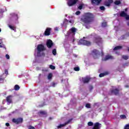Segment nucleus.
I'll list each match as a JSON object with an SVG mask.
<instances>
[{"label": "nucleus", "instance_id": "obj_39", "mask_svg": "<svg viewBox=\"0 0 129 129\" xmlns=\"http://www.w3.org/2000/svg\"><path fill=\"white\" fill-rule=\"evenodd\" d=\"M81 13V12H80V11H77L76 12V15H77V16H79V15H80Z\"/></svg>", "mask_w": 129, "mask_h": 129}, {"label": "nucleus", "instance_id": "obj_50", "mask_svg": "<svg viewBox=\"0 0 129 129\" xmlns=\"http://www.w3.org/2000/svg\"><path fill=\"white\" fill-rule=\"evenodd\" d=\"M125 12H127V8L125 9Z\"/></svg>", "mask_w": 129, "mask_h": 129}, {"label": "nucleus", "instance_id": "obj_11", "mask_svg": "<svg viewBox=\"0 0 129 129\" xmlns=\"http://www.w3.org/2000/svg\"><path fill=\"white\" fill-rule=\"evenodd\" d=\"M53 45H54V43H53V41H52V40L51 39H49L46 42V46H47V48H48L49 49L52 48V47H53Z\"/></svg>", "mask_w": 129, "mask_h": 129}, {"label": "nucleus", "instance_id": "obj_5", "mask_svg": "<svg viewBox=\"0 0 129 129\" xmlns=\"http://www.w3.org/2000/svg\"><path fill=\"white\" fill-rule=\"evenodd\" d=\"M79 43L80 45H84L85 46H90V45H91V42H90V41L84 39H80L79 40Z\"/></svg>", "mask_w": 129, "mask_h": 129}, {"label": "nucleus", "instance_id": "obj_7", "mask_svg": "<svg viewBox=\"0 0 129 129\" xmlns=\"http://www.w3.org/2000/svg\"><path fill=\"white\" fill-rule=\"evenodd\" d=\"M77 3H78V0H68L67 4L69 7H73V6H75Z\"/></svg>", "mask_w": 129, "mask_h": 129}, {"label": "nucleus", "instance_id": "obj_6", "mask_svg": "<svg viewBox=\"0 0 129 129\" xmlns=\"http://www.w3.org/2000/svg\"><path fill=\"white\" fill-rule=\"evenodd\" d=\"M90 80H91V78L89 77H83L81 79V81L83 83H84V84H86V83H89Z\"/></svg>", "mask_w": 129, "mask_h": 129}, {"label": "nucleus", "instance_id": "obj_33", "mask_svg": "<svg viewBox=\"0 0 129 129\" xmlns=\"http://www.w3.org/2000/svg\"><path fill=\"white\" fill-rule=\"evenodd\" d=\"M120 117L121 119H124V118H126V116H125V115H120Z\"/></svg>", "mask_w": 129, "mask_h": 129}, {"label": "nucleus", "instance_id": "obj_20", "mask_svg": "<svg viewBox=\"0 0 129 129\" xmlns=\"http://www.w3.org/2000/svg\"><path fill=\"white\" fill-rule=\"evenodd\" d=\"M122 46H120V45H119V46H117L113 48V50L114 51H116V50H120V49H122Z\"/></svg>", "mask_w": 129, "mask_h": 129}, {"label": "nucleus", "instance_id": "obj_55", "mask_svg": "<svg viewBox=\"0 0 129 129\" xmlns=\"http://www.w3.org/2000/svg\"><path fill=\"white\" fill-rule=\"evenodd\" d=\"M1 32H2V29H1V28H0V33H1Z\"/></svg>", "mask_w": 129, "mask_h": 129}, {"label": "nucleus", "instance_id": "obj_49", "mask_svg": "<svg viewBox=\"0 0 129 129\" xmlns=\"http://www.w3.org/2000/svg\"><path fill=\"white\" fill-rule=\"evenodd\" d=\"M2 45V43L0 42V48H3V45Z\"/></svg>", "mask_w": 129, "mask_h": 129}, {"label": "nucleus", "instance_id": "obj_46", "mask_svg": "<svg viewBox=\"0 0 129 129\" xmlns=\"http://www.w3.org/2000/svg\"><path fill=\"white\" fill-rule=\"evenodd\" d=\"M6 126H10V123H6Z\"/></svg>", "mask_w": 129, "mask_h": 129}, {"label": "nucleus", "instance_id": "obj_56", "mask_svg": "<svg viewBox=\"0 0 129 129\" xmlns=\"http://www.w3.org/2000/svg\"><path fill=\"white\" fill-rule=\"evenodd\" d=\"M0 80H3V79H2V78H1V79H0Z\"/></svg>", "mask_w": 129, "mask_h": 129}, {"label": "nucleus", "instance_id": "obj_17", "mask_svg": "<svg viewBox=\"0 0 129 129\" xmlns=\"http://www.w3.org/2000/svg\"><path fill=\"white\" fill-rule=\"evenodd\" d=\"M109 74V73L108 72H105L103 73H101L99 74V77H104V76H106V75H108Z\"/></svg>", "mask_w": 129, "mask_h": 129}, {"label": "nucleus", "instance_id": "obj_35", "mask_svg": "<svg viewBox=\"0 0 129 129\" xmlns=\"http://www.w3.org/2000/svg\"><path fill=\"white\" fill-rule=\"evenodd\" d=\"M100 10H101V11H105V7H104V6H100Z\"/></svg>", "mask_w": 129, "mask_h": 129}, {"label": "nucleus", "instance_id": "obj_51", "mask_svg": "<svg viewBox=\"0 0 129 129\" xmlns=\"http://www.w3.org/2000/svg\"><path fill=\"white\" fill-rule=\"evenodd\" d=\"M55 31H58V28H55Z\"/></svg>", "mask_w": 129, "mask_h": 129}, {"label": "nucleus", "instance_id": "obj_43", "mask_svg": "<svg viewBox=\"0 0 129 129\" xmlns=\"http://www.w3.org/2000/svg\"><path fill=\"white\" fill-rule=\"evenodd\" d=\"M124 129H129V124L125 125Z\"/></svg>", "mask_w": 129, "mask_h": 129}, {"label": "nucleus", "instance_id": "obj_23", "mask_svg": "<svg viewBox=\"0 0 129 129\" xmlns=\"http://www.w3.org/2000/svg\"><path fill=\"white\" fill-rule=\"evenodd\" d=\"M120 4H121V3L120 1H115L114 2V5H115L116 6H118V5H120Z\"/></svg>", "mask_w": 129, "mask_h": 129}, {"label": "nucleus", "instance_id": "obj_32", "mask_svg": "<svg viewBox=\"0 0 129 129\" xmlns=\"http://www.w3.org/2000/svg\"><path fill=\"white\" fill-rule=\"evenodd\" d=\"M48 90H49V88H48V87H47L46 86L43 88V92H45V91H48Z\"/></svg>", "mask_w": 129, "mask_h": 129}, {"label": "nucleus", "instance_id": "obj_16", "mask_svg": "<svg viewBox=\"0 0 129 129\" xmlns=\"http://www.w3.org/2000/svg\"><path fill=\"white\" fill-rule=\"evenodd\" d=\"M39 115H46L47 114V112L46 111L40 110L38 112Z\"/></svg>", "mask_w": 129, "mask_h": 129}, {"label": "nucleus", "instance_id": "obj_37", "mask_svg": "<svg viewBox=\"0 0 129 129\" xmlns=\"http://www.w3.org/2000/svg\"><path fill=\"white\" fill-rule=\"evenodd\" d=\"M83 8V4H81L79 7L78 9L79 10H82Z\"/></svg>", "mask_w": 129, "mask_h": 129}, {"label": "nucleus", "instance_id": "obj_57", "mask_svg": "<svg viewBox=\"0 0 129 129\" xmlns=\"http://www.w3.org/2000/svg\"><path fill=\"white\" fill-rule=\"evenodd\" d=\"M12 113H15V111L12 112Z\"/></svg>", "mask_w": 129, "mask_h": 129}, {"label": "nucleus", "instance_id": "obj_42", "mask_svg": "<svg viewBox=\"0 0 129 129\" xmlns=\"http://www.w3.org/2000/svg\"><path fill=\"white\" fill-rule=\"evenodd\" d=\"M108 2L111 5V4H112V3H113V0H108Z\"/></svg>", "mask_w": 129, "mask_h": 129}, {"label": "nucleus", "instance_id": "obj_4", "mask_svg": "<svg viewBox=\"0 0 129 129\" xmlns=\"http://www.w3.org/2000/svg\"><path fill=\"white\" fill-rule=\"evenodd\" d=\"M23 118L19 117L17 118H13L12 119V122H13L14 123H15V124H20L23 122Z\"/></svg>", "mask_w": 129, "mask_h": 129}, {"label": "nucleus", "instance_id": "obj_15", "mask_svg": "<svg viewBox=\"0 0 129 129\" xmlns=\"http://www.w3.org/2000/svg\"><path fill=\"white\" fill-rule=\"evenodd\" d=\"M109 59L112 60V59H113V56L110 55H106L105 58L102 59V61H107V60H109Z\"/></svg>", "mask_w": 129, "mask_h": 129}, {"label": "nucleus", "instance_id": "obj_19", "mask_svg": "<svg viewBox=\"0 0 129 129\" xmlns=\"http://www.w3.org/2000/svg\"><path fill=\"white\" fill-rule=\"evenodd\" d=\"M52 78H53V74L50 73L47 75V79L48 80H51Z\"/></svg>", "mask_w": 129, "mask_h": 129}, {"label": "nucleus", "instance_id": "obj_12", "mask_svg": "<svg viewBox=\"0 0 129 129\" xmlns=\"http://www.w3.org/2000/svg\"><path fill=\"white\" fill-rule=\"evenodd\" d=\"M51 30L52 28L50 27L47 28L44 31V36H50Z\"/></svg>", "mask_w": 129, "mask_h": 129}, {"label": "nucleus", "instance_id": "obj_27", "mask_svg": "<svg viewBox=\"0 0 129 129\" xmlns=\"http://www.w3.org/2000/svg\"><path fill=\"white\" fill-rule=\"evenodd\" d=\"M93 88H94L93 86L90 85L89 87V91L90 92H91V91H92V90H93Z\"/></svg>", "mask_w": 129, "mask_h": 129}, {"label": "nucleus", "instance_id": "obj_13", "mask_svg": "<svg viewBox=\"0 0 129 129\" xmlns=\"http://www.w3.org/2000/svg\"><path fill=\"white\" fill-rule=\"evenodd\" d=\"M13 96L9 95L6 97V101L8 102V104H11L13 103Z\"/></svg>", "mask_w": 129, "mask_h": 129}, {"label": "nucleus", "instance_id": "obj_8", "mask_svg": "<svg viewBox=\"0 0 129 129\" xmlns=\"http://www.w3.org/2000/svg\"><path fill=\"white\" fill-rule=\"evenodd\" d=\"M102 0H91V5L93 6H99Z\"/></svg>", "mask_w": 129, "mask_h": 129}, {"label": "nucleus", "instance_id": "obj_21", "mask_svg": "<svg viewBox=\"0 0 129 129\" xmlns=\"http://www.w3.org/2000/svg\"><path fill=\"white\" fill-rule=\"evenodd\" d=\"M70 31H71V32H72V33H75L76 31H77V29H76V28H75V27H73L70 29Z\"/></svg>", "mask_w": 129, "mask_h": 129}, {"label": "nucleus", "instance_id": "obj_53", "mask_svg": "<svg viewBox=\"0 0 129 129\" xmlns=\"http://www.w3.org/2000/svg\"><path fill=\"white\" fill-rule=\"evenodd\" d=\"M127 36H129V32L127 33Z\"/></svg>", "mask_w": 129, "mask_h": 129}, {"label": "nucleus", "instance_id": "obj_29", "mask_svg": "<svg viewBox=\"0 0 129 129\" xmlns=\"http://www.w3.org/2000/svg\"><path fill=\"white\" fill-rule=\"evenodd\" d=\"M49 68L50 69H51L52 70H55V69H56V68L55 67V66L52 65V64H50L49 66Z\"/></svg>", "mask_w": 129, "mask_h": 129}, {"label": "nucleus", "instance_id": "obj_44", "mask_svg": "<svg viewBox=\"0 0 129 129\" xmlns=\"http://www.w3.org/2000/svg\"><path fill=\"white\" fill-rule=\"evenodd\" d=\"M6 57L7 59H10V55H9V54H6Z\"/></svg>", "mask_w": 129, "mask_h": 129}, {"label": "nucleus", "instance_id": "obj_22", "mask_svg": "<svg viewBox=\"0 0 129 129\" xmlns=\"http://www.w3.org/2000/svg\"><path fill=\"white\" fill-rule=\"evenodd\" d=\"M64 23H67V24H68V23H71V24L73 23V22H72V20H68L67 19H64Z\"/></svg>", "mask_w": 129, "mask_h": 129}, {"label": "nucleus", "instance_id": "obj_30", "mask_svg": "<svg viewBox=\"0 0 129 129\" xmlns=\"http://www.w3.org/2000/svg\"><path fill=\"white\" fill-rule=\"evenodd\" d=\"M105 6H106V7H110V4L108 1H106L105 2Z\"/></svg>", "mask_w": 129, "mask_h": 129}, {"label": "nucleus", "instance_id": "obj_40", "mask_svg": "<svg viewBox=\"0 0 129 129\" xmlns=\"http://www.w3.org/2000/svg\"><path fill=\"white\" fill-rule=\"evenodd\" d=\"M125 19H126V20H129V15H128L127 14H126Z\"/></svg>", "mask_w": 129, "mask_h": 129}, {"label": "nucleus", "instance_id": "obj_45", "mask_svg": "<svg viewBox=\"0 0 129 129\" xmlns=\"http://www.w3.org/2000/svg\"><path fill=\"white\" fill-rule=\"evenodd\" d=\"M103 55H104V53H103V51L101 52V57H103Z\"/></svg>", "mask_w": 129, "mask_h": 129}, {"label": "nucleus", "instance_id": "obj_24", "mask_svg": "<svg viewBox=\"0 0 129 129\" xmlns=\"http://www.w3.org/2000/svg\"><path fill=\"white\" fill-rule=\"evenodd\" d=\"M15 90L18 91L20 89V86L18 85H16L14 87Z\"/></svg>", "mask_w": 129, "mask_h": 129}, {"label": "nucleus", "instance_id": "obj_31", "mask_svg": "<svg viewBox=\"0 0 129 129\" xmlns=\"http://www.w3.org/2000/svg\"><path fill=\"white\" fill-rule=\"evenodd\" d=\"M106 26H107V23L103 22L102 23V27H103V28H104V27H106Z\"/></svg>", "mask_w": 129, "mask_h": 129}, {"label": "nucleus", "instance_id": "obj_14", "mask_svg": "<svg viewBox=\"0 0 129 129\" xmlns=\"http://www.w3.org/2000/svg\"><path fill=\"white\" fill-rule=\"evenodd\" d=\"M111 94H114V95H117L119 93V90L118 89H114L110 91Z\"/></svg>", "mask_w": 129, "mask_h": 129}, {"label": "nucleus", "instance_id": "obj_1", "mask_svg": "<svg viewBox=\"0 0 129 129\" xmlns=\"http://www.w3.org/2000/svg\"><path fill=\"white\" fill-rule=\"evenodd\" d=\"M93 19H94L93 14L89 13H87L84 18H81V21L84 23L83 26L85 27L86 29H89L90 28V23L93 22Z\"/></svg>", "mask_w": 129, "mask_h": 129}, {"label": "nucleus", "instance_id": "obj_54", "mask_svg": "<svg viewBox=\"0 0 129 129\" xmlns=\"http://www.w3.org/2000/svg\"><path fill=\"white\" fill-rule=\"evenodd\" d=\"M127 51L129 52V47L127 48Z\"/></svg>", "mask_w": 129, "mask_h": 129}, {"label": "nucleus", "instance_id": "obj_34", "mask_svg": "<svg viewBox=\"0 0 129 129\" xmlns=\"http://www.w3.org/2000/svg\"><path fill=\"white\" fill-rule=\"evenodd\" d=\"M88 125H89V126H92V125H93V122L91 121L88 122Z\"/></svg>", "mask_w": 129, "mask_h": 129}, {"label": "nucleus", "instance_id": "obj_28", "mask_svg": "<svg viewBox=\"0 0 129 129\" xmlns=\"http://www.w3.org/2000/svg\"><path fill=\"white\" fill-rule=\"evenodd\" d=\"M122 59H124V60H127V59H128V55H122Z\"/></svg>", "mask_w": 129, "mask_h": 129}, {"label": "nucleus", "instance_id": "obj_25", "mask_svg": "<svg viewBox=\"0 0 129 129\" xmlns=\"http://www.w3.org/2000/svg\"><path fill=\"white\" fill-rule=\"evenodd\" d=\"M52 54L54 56L57 54V50H56V49L54 48L52 50Z\"/></svg>", "mask_w": 129, "mask_h": 129}, {"label": "nucleus", "instance_id": "obj_52", "mask_svg": "<svg viewBox=\"0 0 129 129\" xmlns=\"http://www.w3.org/2000/svg\"><path fill=\"white\" fill-rule=\"evenodd\" d=\"M16 17H17V19H18V15L17 14H16Z\"/></svg>", "mask_w": 129, "mask_h": 129}, {"label": "nucleus", "instance_id": "obj_38", "mask_svg": "<svg viewBox=\"0 0 129 129\" xmlns=\"http://www.w3.org/2000/svg\"><path fill=\"white\" fill-rule=\"evenodd\" d=\"M9 28H10L11 30H13V31L15 30V27L12 25H9Z\"/></svg>", "mask_w": 129, "mask_h": 129}, {"label": "nucleus", "instance_id": "obj_48", "mask_svg": "<svg viewBox=\"0 0 129 129\" xmlns=\"http://www.w3.org/2000/svg\"><path fill=\"white\" fill-rule=\"evenodd\" d=\"M8 70H5V74H8Z\"/></svg>", "mask_w": 129, "mask_h": 129}, {"label": "nucleus", "instance_id": "obj_2", "mask_svg": "<svg viewBox=\"0 0 129 129\" xmlns=\"http://www.w3.org/2000/svg\"><path fill=\"white\" fill-rule=\"evenodd\" d=\"M93 59H98L100 57V51L97 49H93L90 54Z\"/></svg>", "mask_w": 129, "mask_h": 129}, {"label": "nucleus", "instance_id": "obj_9", "mask_svg": "<svg viewBox=\"0 0 129 129\" xmlns=\"http://www.w3.org/2000/svg\"><path fill=\"white\" fill-rule=\"evenodd\" d=\"M71 120H72V119H70L68 121H67L63 124H60L59 125L57 126V128H61L62 127H63V126H66V125H67V124H69V123H70V122H71Z\"/></svg>", "mask_w": 129, "mask_h": 129}, {"label": "nucleus", "instance_id": "obj_26", "mask_svg": "<svg viewBox=\"0 0 129 129\" xmlns=\"http://www.w3.org/2000/svg\"><path fill=\"white\" fill-rule=\"evenodd\" d=\"M86 107L87 108H91V104L90 103L86 104Z\"/></svg>", "mask_w": 129, "mask_h": 129}, {"label": "nucleus", "instance_id": "obj_18", "mask_svg": "<svg viewBox=\"0 0 129 129\" xmlns=\"http://www.w3.org/2000/svg\"><path fill=\"white\" fill-rule=\"evenodd\" d=\"M126 13L124 12V11H122L120 12L119 16L121 18H125V17L126 16Z\"/></svg>", "mask_w": 129, "mask_h": 129}, {"label": "nucleus", "instance_id": "obj_36", "mask_svg": "<svg viewBox=\"0 0 129 129\" xmlns=\"http://www.w3.org/2000/svg\"><path fill=\"white\" fill-rule=\"evenodd\" d=\"M74 70H75V71H79L80 70V69L79 68V67H75L74 68Z\"/></svg>", "mask_w": 129, "mask_h": 129}, {"label": "nucleus", "instance_id": "obj_47", "mask_svg": "<svg viewBox=\"0 0 129 129\" xmlns=\"http://www.w3.org/2000/svg\"><path fill=\"white\" fill-rule=\"evenodd\" d=\"M48 119H49V120H52V119H53V117H49L48 118Z\"/></svg>", "mask_w": 129, "mask_h": 129}, {"label": "nucleus", "instance_id": "obj_10", "mask_svg": "<svg viewBox=\"0 0 129 129\" xmlns=\"http://www.w3.org/2000/svg\"><path fill=\"white\" fill-rule=\"evenodd\" d=\"M94 41L96 44H100L102 42V38L100 36H96L94 37Z\"/></svg>", "mask_w": 129, "mask_h": 129}, {"label": "nucleus", "instance_id": "obj_3", "mask_svg": "<svg viewBox=\"0 0 129 129\" xmlns=\"http://www.w3.org/2000/svg\"><path fill=\"white\" fill-rule=\"evenodd\" d=\"M37 56H40L41 54V52H43V51H45L46 48L45 46L43 44H39L37 47Z\"/></svg>", "mask_w": 129, "mask_h": 129}, {"label": "nucleus", "instance_id": "obj_41", "mask_svg": "<svg viewBox=\"0 0 129 129\" xmlns=\"http://www.w3.org/2000/svg\"><path fill=\"white\" fill-rule=\"evenodd\" d=\"M56 84L55 83H54V82L51 83V86H52V87H55Z\"/></svg>", "mask_w": 129, "mask_h": 129}]
</instances>
